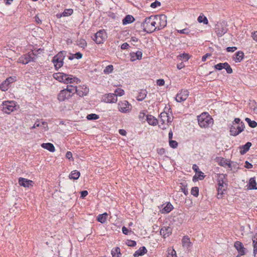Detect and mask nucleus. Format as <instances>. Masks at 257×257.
I'll use <instances>...</instances> for the list:
<instances>
[{
  "label": "nucleus",
  "instance_id": "nucleus-1",
  "mask_svg": "<svg viewBox=\"0 0 257 257\" xmlns=\"http://www.w3.org/2000/svg\"><path fill=\"white\" fill-rule=\"evenodd\" d=\"M159 19L157 16H151L145 19L141 26L145 32L151 33L154 32L157 29V23Z\"/></svg>",
  "mask_w": 257,
  "mask_h": 257
},
{
  "label": "nucleus",
  "instance_id": "nucleus-2",
  "mask_svg": "<svg viewBox=\"0 0 257 257\" xmlns=\"http://www.w3.org/2000/svg\"><path fill=\"white\" fill-rule=\"evenodd\" d=\"M227 175L224 174H217V198H221L223 194V192L226 191L227 188L228 180L226 178Z\"/></svg>",
  "mask_w": 257,
  "mask_h": 257
},
{
  "label": "nucleus",
  "instance_id": "nucleus-3",
  "mask_svg": "<svg viewBox=\"0 0 257 257\" xmlns=\"http://www.w3.org/2000/svg\"><path fill=\"white\" fill-rule=\"evenodd\" d=\"M54 78L60 82L66 84L78 83L80 80L77 77L71 75L67 74L64 73H56L53 74Z\"/></svg>",
  "mask_w": 257,
  "mask_h": 257
},
{
  "label": "nucleus",
  "instance_id": "nucleus-4",
  "mask_svg": "<svg viewBox=\"0 0 257 257\" xmlns=\"http://www.w3.org/2000/svg\"><path fill=\"white\" fill-rule=\"evenodd\" d=\"M198 124L201 127L206 128L213 123L212 118L207 112L202 113L198 116Z\"/></svg>",
  "mask_w": 257,
  "mask_h": 257
},
{
  "label": "nucleus",
  "instance_id": "nucleus-5",
  "mask_svg": "<svg viewBox=\"0 0 257 257\" xmlns=\"http://www.w3.org/2000/svg\"><path fill=\"white\" fill-rule=\"evenodd\" d=\"M74 85H69L67 88L62 90L58 95V99L60 101H63L66 99H69L75 94Z\"/></svg>",
  "mask_w": 257,
  "mask_h": 257
},
{
  "label": "nucleus",
  "instance_id": "nucleus-6",
  "mask_svg": "<svg viewBox=\"0 0 257 257\" xmlns=\"http://www.w3.org/2000/svg\"><path fill=\"white\" fill-rule=\"evenodd\" d=\"M66 52L61 51L55 55L52 60V62L56 69L61 68L63 65V60L65 57Z\"/></svg>",
  "mask_w": 257,
  "mask_h": 257
},
{
  "label": "nucleus",
  "instance_id": "nucleus-7",
  "mask_svg": "<svg viewBox=\"0 0 257 257\" xmlns=\"http://www.w3.org/2000/svg\"><path fill=\"white\" fill-rule=\"evenodd\" d=\"M2 110L6 113L10 114L16 109V103L14 101H5L2 104Z\"/></svg>",
  "mask_w": 257,
  "mask_h": 257
},
{
  "label": "nucleus",
  "instance_id": "nucleus-8",
  "mask_svg": "<svg viewBox=\"0 0 257 257\" xmlns=\"http://www.w3.org/2000/svg\"><path fill=\"white\" fill-rule=\"evenodd\" d=\"M118 110L124 113H127L131 111L132 106L127 101L122 100L118 103Z\"/></svg>",
  "mask_w": 257,
  "mask_h": 257
},
{
  "label": "nucleus",
  "instance_id": "nucleus-9",
  "mask_svg": "<svg viewBox=\"0 0 257 257\" xmlns=\"http://www.w3.org/2000/svg\"><path fill=\"white\" fill-rule=\"evenodd\" d=\"M107 33L104 30H100L98 31L94 36L93 40L98 44L103 43L107 39Z\"/></svg>",
  "mask_w": 257,
  "mask_h": 257
},
{
  "label": "nucleus",
  "instance_id": "nucleus-10",
  "mask_svg": "<svg viewBox=\"0 0 257 257\" xmlns=\"http://www.w3.org/2000/svg\"><path fill=\"white\" fill-rule=\"evenodd\" d=\"M36 55L33 52H29V53L24 55L20 57L18 60L19 63L26 64L31 61H34L35 59Z\"/></svg>",
  "mask_w": 257,
  "mask_h": 257
},
{
  "label": "nucleus",
  "instance_id": "nucleus-11",
  "mask_svg": "<svg viewBox=\"0 0 257 257\" xmlns=\"http://www.w3.org/2000/svg\"><path fill=\"white\" fill-rule=\"evenodd\" d=\"M189 91L186 89H182L176 95V100L178 102H181L187 99L189 96Z\"/></svg>",
  "mask_w": 257,
  "mask_h": 257
},
{
  "label": "nucleus",
  "instance_id": "nucleus-12",
  "mask_svg": "<svg viewBox=\"0 0 257 257\" xmlns=\"http://www.w3.org/2000/svg\"><path fill=\"white\" fill-rule=\"evenodd\" d=\"M215 32L219 37H221L227 32V29L224 23H219L215 26Z\"/></svg>",
  "mask_w": 257,
  "mask_h": 257
},
{
  "label": "nucleus",
  "instance_id": "nucleus-13",
  "mask_svg": "<svg viewBox=\"0 0 257 257\" xmlns=\"http://www.w3.org/2000/svg\"><path fill=\"white\" fill-rule=\"evenodd\" d=\"M74 89L75 91V93H77L80 97L86 95L89 92V89L85 85L80 86L78 87L74 86Z\"/></svg>",
  "mask_w": 257,
  "mask_h": 257
},
{
  "label": "nucleus",
  "instance_id": "nucleus-14",
  "mask_svg": "<svg viewBox=\"0 0 257 257\" xmlns=\"http://www.w3.org/2000/svg\"><path fill=\"white\" fill-rule=\"evenodd\" d=\"M103 99L106 103H115L117 100V97L114 93H109L104 95Z\"/></svg>",
  "mask_w": 257,
  "mask_h": 257
},
{
  "label": "nucleus",
  "instance_id": "nucleus-15",
  "mask_svg": "<svg viewBox=\"0 0 257 257\" xmlns=\"http://www.w3.org/2000/svg\"><path fill=\"white\" fill-rule=\"evenodd\" d=\"M159 21L158 23L159 25L157 26L158 30L163 29L167 25V17L164 15H162L158 16Z\"/></svg>",
  "mask_w": 257,
  "mask_h": 257
},
{
  "label": "nucleus",
  "instance_id": "nucleus-16",
  "mask_svg": "<svg viewBox=\"0 0 257 257\" xmlns=\"http://www.w3.org/2000/svg\"><path fill=\"white\" fill-rule=\"evenodd\" d=\"M234 246L238 251L240 255H243L245 254L246 249L244 247L243 245L241 242L239 241H235Z\"/></svg>",
  "mask_w": 257,
  "mask_h": 257
},
{
  "label": "nucleus",
  "instance_id": "nucleus-17",
  "mask_svg": "<svg viewBox=\"0 0 257 257\" xmlns=\"http://www.w3.org/2000/svg\"><path fill=\"white\" fill-rule=\"evenodd\" d=\"M19 184L24 187L29 188L33 185V182L32 180L20 177L19 179Z\"/></svg>",
  "mask_w": 257,
  "mask_h": 257
},
{
  "label": "nucleus",
  "instance_id": "nucleus-18",
  "mask_svg": "<svg viewBox=\"0 0 257 257\" xmlns=\"http://www.w3.org/2000/svg\"><path fill=\"white\" fill-rule=\"evenodd\" d=\"M217 162L218 164L222 167H226L228 166L229 168H231V165L228 160L223 158H217Z\"/></svg>",
  "mask_w": 257,
  "mask_h": 257
},
{
  "label": "nucleus",
  "instance_id": "nucleus-19",
  "mask_svg": "<svg viewBox=\"0 0 257 257\" xmlns=\"http://www.w3.org/2000/svg\"><path fill=\"white\" fill-rule=\"evenodd\" d=\"M182 243L183 246L187 249H189L192 245V244L190 241V239L188 236H185L183 237L182 240Z\"/></svg>",
  "mask_w": 257,
  "mask_h": 257
},
{
  "label": "nucleus",
  "instance_id": "nucleus-20",
  "mask_svg": "<svg viewBox=\"0 0 257 257\" xmlns=\"http://www.w3.org/2000/svg\"><path fill=\"white\" fill-rule=\"evenodd\" d=\"M172 233V229L170 227H163L160 230V234L164 238L168 236Z\"/></svg>",
  "mask_w": 257,
  "mask_h": 257
},
{
  "label": "nucleus",
  "instance_id": "nucleus-21",
  "mask_svg": "<svg viewBox=\"0 0 257 257\" xmlns=\"http://www.w3.org/2000/svg\"><path fill=\"white\" fill-rule=\"evenodd\" d=\"M146 120L148 123L152 125H156L158 124V120L152 115H147L146 116Z\"/></svg>",
  "mask_w": 257,
  "mask_h": 257
},
{
  "label": "nucleus",
  "instance_id": "nucleus-22",
  "mask_svg": "<svg viewBox=\"0 0 257 257\" xmlns=\"http://www.w3.org/2000/svg\"><path fill=\"white\" fill-rule=\"evenodd\" d=\"M251 146V143L250 142H247L244 145H243L240 148V153L241 155L245 154L249 150Z\"/></svg>",
  "mask_w": 257,
  "mask_h": 257
},
{
  "label": "nucleus",
  "instance_id": "nucleus-23",
  "mask_svg": "<svg viewBox=\"0 0 257 257\" xmlns=\"http://www.w3.org/2000/svg\"><path fill=\"white\" fill-rule=\"evenodd\" d=\"M148 92L146 89H142L139 93V95L137 97L138 101L143 100L147 96Z\"/></svg>",
  "mask_w": 257,
  "mask_h": 257
},
{
  "label": "nucleus",
  "instance_id": "nucleus-24",
  "mask_svg": "<svg viewBox=\"0 0 257 257\" xmlns=\"http://www.w3.org/2000/svg\"><path fill=\"white\" fill-rule=\"evenodd\" d=\"M147 250L145 246L141 247L139 249L135 251L134 254V256L135 257H138L139 256H142L144 255L145 253H146Z\"/></svg>",
  "mask_w": 257,
  "mask_h": 257
},
{
  "label": "nucleus",
  "instance_id": "nucleus-25",
  "mask_svg": "<svg viewBox=\"0 0 257 257\" xmlns=\"http://www.w3.org/2000/svg\"><path fill=\"white\" fill-rule=\"evenodd\" d=\"M244 57V53L242 51H238L235 54L234 60L235 62H240L242 61Z\"/></svg>",
  "mask_w": 257,
  "mask_h": 257
},
{
  "label": "nucleus",
  "instance_id": "nucleus-26",
  "mask_svg": "<svg viewBox=\"0 0 257 257\" xmlns=\"http://www.w3.org/2000/svg\"><path fill=\"white\" fill-rule=\"evenodd\" d=\"M132 61H134L136 59L140 60L142 57V52L140 51H138L136 53H132L131 54Z\"/></svg>",
  "mask_w": 257,
  "mask_h": 257
},
{
  "label": "nucleus",
  "instance_id": "nucleus-27",
  "mask_svg": "<svg viewBox=\"0 0 257 257\" xmlns=\"http://www.w3.org/2000/svg\"><path fill=\"white\" fill-rule=\"evenodd\" d=\"M173 208V205L168 202L166 205L161 210L162 213H168L172 211Z\"/></svg>",
  "mask_w": 257,
  "mask_h": 257
},
{
  "label": "nucleus",
  "instance_id": "nucleus-28",
  "mask_svg": "<svg viewBox=\"0 0 257 257\" xmlns=\"http://www.w3.org/2000/svg\"><path fill=\"white\" fill-rule=\"evenodd\" d=\"M42 148L46 149L51 152H54L55 151L54 145L51 143H43L42 144Z\"/></svg>",
  "mask_w": 257,
  "mask_h": 257
},
{
  "label": "nucleus",
  "instance_id": "nucleus-29",
  "mask_svg": "<svg viewBox=\"0 0 257 257\" xmlns=\"http://www.w3.org/2000/svg\"><path fill=\"white\" fill-rule=\"evenodd\" d=\"M135 21L134 18L131 15H127L122 20V24L126 25L131 24Z\"/></svg>",
  "mask_w": 257,
  "mask_h": 257
},
{
  "label": "nucleus",
  "instance_id": "nucleus-30",
  "mask_svg": "<svg viewBox=\"0 0 257 257\" xmlns=\"http://www.w3.org/2000/svg\"><path fill=\"white\" fill-rule=\"evenodd\" d=\"M107 214L106 213H104L102 214H99L98 215L97 220L98 221L101 222V223H104L106 222Z\"/></svg>",
  "mask_w": 257,
  "mask_h": 257
},
{
  "label": "nucleus",
  "instance_id": "nucleus-31",
  "mask_svg": "<svg viewBox=\"0 0 257 257\" xmlns=\"http://www.w3.org/2000/svg\"><path fill=\"white\" fill-rule=\"evenodd\" d=\"M80 175L79 172L74 170L71 172V174L69 175V177L70 179L76 180L78 179Z\"/></svg>",
  "mask_w": 257,
  "mask_h": 257
},
{
  "label": "nucleus",
  "instance_id": "nucleus-32",
  "mask_svg": "<svg viewBox=\"0 0 257 257\" xmlns=\"http://www.w3.org/2000/svg\"><path fill=\"white\" fill-rule=\"evenodd\" d=\"M256 183L254 178H251L249 179L248 184V188L249 189H257L256 187Z\"/></svg>",
  "mask_w": 257,
  "mask_h": 257
},
{
  "label": "nucleus",
  "instance_id": "nucleus-33",
  "mask_svg": "<svg viewBox=\"0 0 257 257\" xmlns=\"http://www.w3.org/2000/svg\"><path fill=\"white\" fill-rule=\"evenodd\" d=\"M168 117V113L165 112H163L161 113L160 115V121L162 122V124L165 123L166 122V120H167Z\"/></svg>",
  "mask_w": 257,
  "mask_h": 257
},
{
  "label": "nucleus",
  "instance_id": "nucleus-34",
  "mask_svg": "<svg viewBox=\"0 0 257 257\" xmlns=\"http://www.w3.org/2000/svg\"><path fill=\"white\" fill-rule=\"evenodd\" d=\"M113 70V66L112 65L107 66L103 70V73L105 74H109L112 72Z\"/></svg>",
  "mask_w": 257,
  "mask_h": 257
},
{
  "label": "nucleus",
  "instance_id": "nucleus-35",
  "mask_svg": "<svg viewBox=\"0 0 257 257\" xmlns=\"http://www.w3.org/2000/svg\"><path fill=\"white\" fill-rule=\"evenodd\" d=\"M187 184L186 182L181 183V190L185 195L188 194V189H187Z\"/></svg>",
  "mask_w": 257,
  "mask_h": 257
},
{
  "label": "nucleus",
  "instance_id": "nucleus-36",
  "mask_svg": "<svg viewBox=\"0 0 257 257\" xmlns=\"http://www.w3.org/2000/svg\"><path fill=\"white\" fill-rule=\"evenodd\" d=\"M252 243L253 246V253L254 255L257 252V234L254 235L252 239Z\"/></svg>",
  "mask_w": 257,
  "mask_h": 257
},
{
  "label": "nucleus",
  "instance_id": "nucleus-37",
  "mask_svg": "<svg viewBox=\"0 0 257 257\" xmlns=\"http://www.w3.org/2000/svg\"><path fill=\"white\" fill-rule=\"evenodd\" d=\"M245 120L248 123L249 126L252 128H254L257 126L256 122L254 120H251L249 118L246 117Z\"/></svg>",
  "mask_w": 257,
  "mask_h": 257
},
{
  "label": "nucleus",
  "instance_id": "nucleus-38",
  "mask_svg": "<svg viewBox=\"0 0 257 257\" xmlns=\"http://www.w3.org/2000/svg\"><path fill=\"white\" fill-rule=\"evenodd\" d=\"M9 85L10 84L5 80L1 84L0 89L1 90L5 91L8 89Z\"/></svg>",
  "mask_w": 257,
  "mask_h": 257
},
{
  "label": "nucleus",
  "instance_id": "nucleus-39",
  "mask_svg": "<svg viewBox=\"0 0 257 257\" xmlns=\"http://www.w3.org/2000/svg\"><path fill=\"white\" fill-rule=\"evenodd\" d=\"M82 57V54L80 52H77L76 53L74 54H71L70 56H69L68 58L69 60H72L74 58H76L77 59H79L81 58Z\"/></svg>",
  "mask_w": 257,
  "mask_h": 257
},
{
  "label": "nucleus",
  "instance_id": "nucleus-40",
  "mask_svg": "<svg viewBox=\"0 0 257 257\" xmlns=\"http://www.w3.org/2000/svg\"><path fill=\"white\" fill-rule=\"evenodd\" d=\"M230 132L231 135L233 136H236L238 135V133H237V130L236 127V125H233L231 126L230 129Z\"/></svg>",
  "mask_w": 257,
  "mask_h": 257
},
{
  "label": "nucleus",
  "instance_id": "nucleus-41",
  "mask_svg": "<svg viewBox=\"0 0 257 257\" xmlns=\"http://www.w3.org/2000/svg\"><path fill=\"white\" fill-rule=\"evenodd\" d=\"M111 254L113 257H119V255L120 254V248L118 247H115L114 249L112 250Z\"/></svg>",
  "mask_w": 257,
  "mask_h": 257
},
{
  "label": "nucleus",
  "instance_id": "nucleus-42",
  "mask_svg": "<svg viewBox=\"0 0 257 257\" xmlns=\"http://www.w3.org/2000/svg\"><path fill=\"white\" fill-rule=\"evenodd\" d=\"M77 45L81 48H85L87 46V43L84 39H80L77 41Z\"/></svg>",
  "mask_w": 257,
  "mask_h": 257
},
{
  "label": "nucleus",
  "instance_id": "nucleus-43",
  "mask_svg": "<svg viewBox=\"0 0 257 257\" xmlns=\"http://www.w3.org/2000/svg\"><path fill=\"white\" fill-rule=\"evenodd\" d=\"M197 20L199 23H203L204 24H207L208 23L207 18L204 16H199Z\"/></svg>",
  "mask_w": 257,
  "mask_h": 257
},
{
  "label": "nucleus",
  "instance_id": "nucleus-44",
  "mask_svg": "<svg viewBox=\"0 0 257 257\" xmlns=\"http://www.w3.org/2000/svg\"><path fill=\"white\" fill-rule=\"evenodd\" d=\"M73 12V11L72 9H66L64 10V11L63 12V13L61 15V16L63 17H66L68 16H70L72 14Z\"/></svg>",
  "mask_w": 257,
  "mask_h": 257
},
{
  "label": "nucleus",
  "instance_id": "nucleus-45",
  "mask_svg": "<svg viewBox=\"0 0 257 257\" xmlns=\"http://www.w3.org/2000/svg\"><path fill=\"white\" fill-rule=\"evenodd\" d=\"M192 195L197 197L199 195V188L197 187H192L191 191Z\"/></svg>",
  "mask_w": 257,
  "mask_h": 257
},
{
  "label": "nucleus",
  "instance_id": "nucleus-46",
  "mask_svg": "<svg viewBox=\"0 0 257 257\" xmlns=\"http://www.w3.org/2000/svg\"><path fill=\"white\" fill-rule=\"evenodd\" d=\"M167 257H177L176 251L174 249H169Z\"/></svg>",
  "mask_w": 257,
  "mask_h": 257
},
{
  "label": "nucleus",
  "instance_id": "nucleus-47",
  "mask_svg": "<svg viewBox=\"0 0 257 257\" xmlns=\"http://www.w3.org/2000/svg\"><path fill=\"white\" fill-rule=\"evenodd\" d=\"M86 118L88 120H95L99 118V116L95 113L88 114Z\"/></svg>",
  "mask_w": 257,
  "mask_h": 257
},
{
  "label": "nucleus",
  "instance_id": "nucleus-48",
  "mask_svg": "<svg viewBox=\"0 0 257 257\" xmlns=\"http://www.w3.org/2000/svg\"><path fill=\"white\" fill-rule=\"evenodd\" d=\"M236 127L237 130V133H238L239 134L243 131L244 128V124L242 121H241L239 124L236 125Z\"/></svg>",
  "mask_w": 257,
  "mask_h": 257
},
{
  "label": "nucleus",
  "instance_id": "nucleus-49",
  "mask_svg": "<svg viewBox=\"0 0 257 257\" xmlns=\"http://www.w3.org/2000/svg\"><path fill=\"white\" fill-rule=\"evenodd\" d=\"M114 92L115 93L114 94L116 95V97H117V96H121L124 94V90L121 88L116 89Z\"/></svg>",
  "mask_w": 257,
  "mask_h": 257
},
{
  "label": "nucleus",
  "instance_id": "nucleus-50",
  "mask_svg": "<svg viewBox=\"0 0 257 257\" xmlns=\"http://www.w3.org/2000/svg\"><path fill=\"white\" fill-rule=\"evenodd\" d=\"M224 68L225 69V70H226V71L227 73L231 74V73H232V68H231L230 65L227 62H225L224 63Z\"/></svg>",
  "mask_w": 257,
  "mask_h": 257
},
{
  "label": "nucleus",
  "instance_id": "nucleus-51",
  "mask_svg": "<svg viewBox=\"0 0 257 257\" xmlns=\"http://www.w3.org/2000/svg\"><path fill=\"white\" fill-rule=\"evenodd\" d=\"M180 59L183 61H187L189 59V57L188 54H183L179 55Z\"/></svg>",
  "mask_w": 257,
  "mask_h": 257
},
{
  "label": "nucleus",
  "instance_id": "nucleus-52",
  "mask_svg": "<svg viewBox=\"0 0 257 257\" xmlns=\"http://www.w3.org/2000/svg\"><path fill=\"white\" fill-rule=\"evenodd\" d=\"M146 116L147 115H146L145 112H141L139 114V117L141 121H145V120H146Z\"/></svg>",
  "mask_w": 257,
  "mask_h": 257
},
{
  "label": "nucleus",
  "instance_id": "nucleus-53",
  "mask_svg": "<svg viewBox=\"0 0 257 257\" xmlns=\"http://www.w3.org/2000/svg\"><path fill=\"white\" fill-rule=\"evenodd\" d=\"M169 145L172 148H176L178 146V143L176 141L170 140Z\"/></svg>",
  "mask_w": 257,
  "mask_h": 257
},
{
  "label": "nucleus",
  "instance_id": "nucleus-54",
  "mask_svg": "<svg viewBox=\"0 0 257 257\" xmlns=\"http://www.w3.org/2000/svg\"><path fill=\"white\" fill-rule=\"evenodd\" d=\"M214 67L215 68V69H216L218 70H222L224 67V63H220L217 64L214 66Z\"/></svg>",
  "mask_w": 257,
  "mask_h": 257
},
{
  "label": "nucleus",
  "instance_id": "nucleus-55",
  "mask_svg": "<svg viewBox=\"0 0 257 257\" xmlns=\"http://www.w3.org/2000/svg\"><path fill=\"white\" fill-rule=\"evenodd\" d=\"M6 82H7L9 84L15 82L16 80V77H9L6 79Z\"/></svg>",
  "mask_w": 257,
  "mask_h": 257
},
{
  "label": "nucleus",
  "instance_id": "nucleus-56",
  "mask_svg": "<svg viewBox=\"0 0 257 257\" xmlns=\"http://www.w3.org/2000/svg\"><path fill=\"white\" fill-rule=\"evenodd\" d=\"M126 244L128 246H135L136 245L137 243L135 241L132 240H128L127 241Z\"/></svg>",
  "mask_w": 257,
  "mask_h": 257
},
{
  "label": "nucleus",
  "instance_id": "nucleus-57",
  "mask_svg": "<svg viewBox=\"0 0 257 257\" xmlns=\"http://www.w3.org/2000/svg\"><path fill=\"white\" fill-rule=\"evenodd\" d=\"M160 6L161 3L159 1H156L155 2L151 4V7L152 8H156V7Z\"/></svg>",
  "mask_w": 257,
  "mask_h": 257
},
{
  "label": "nucleus",
  "instance_id": "nucleus-58",
  "mask_svg": "<svg viewBox=\"0 0 257 257\" xmlns=\"http://www.w3.org/2000/svg\"><path fill=\"white\" fill-rule=\"evenodd\" d=\"M197 174L198 175L197 178L200 180H202L204 178L205 175H204V173L200 171H198V172Z\"/></svg>",
  "mask_w": 257,
  "mask_h": 257
},
{
  "label": "nucleus",
  "instance_id": "nucleus-59",
  "mask_svg": "<svg viewBox=\"0 0 257 257\" xmlns=\"http://www.w3.org/2000/svg\"><path fill=\"white\" fill-rule=\"evenodd\" d=\"M122 231L123 234L127 235L129 232H131V231L129 230L125 226H123L122 228Z\"/></svg>",
  "mask_w": 257,
  "mask_h": 257
},
{
  "label": "nucleus",
  "instance_id": "nucleus-60",
  "mask_svg": "<svg viewBox=\"0 0 257 257\" xmlns=\"http://www.w3.org/2000/svg\"><path fill=\"white\" fill-rule=\"evenodd\" d=\"M40 126H41V122L40 120H37L35 123H34V124L33 125V126H32L31 127V129H33V128H35L37 127H39Z\"/></svg>",
  "mask_w": 257,
  "mask_h": 257
},
{
  "label": "nucleus",
  "instance_id": "nucleus-61",
  "mask_svg": "<svg viewBox=\"0 0 257 257\" xmlns=\"http://www.w3.org/2000/svg\"><path fill=\"white\" fill-rule=\"evenodd\" d=\"M157 84L159 86H163L165 84V81L162 79H158L157 81Z\"/></svg>",
  "mask_w": 257,
  "mask_h": 257
},
{
  "label": "nucleus",
  "instance_id": "nucleus-62",
  "mask_svg": "<svg viewBox=\"0 0 257 257\" xmlns=\"http://www.w3.org/2000/svg\"><path fill=\"white\" fill-rule=\"evenodd\" d=\"M237 49L236 47H228L226 48V51L227 52H234Z\"/></svg>",
  "mask_w": 257,
  "mask_h": 257
},
{
  "label": "nucleus",
  "instance_id": "nucleus-63",
  "mask_svg": "<svg viewBox=\"0 0 257 257\" xmlns=\"http://www.w3.org/2000/svg\"><path fill=\"white\" fill-rule=\"evenodd\" d=\"M130 46L127 43H124L121 45V49L122 50L127 49Z\"/></svg>",
  "mask_w": 257,
  "mask_h": 257
},
{
  "label": "nucleus",
  "instance_id": "nucleus-64",
  "mask_svg": "<svg viewBox=\"0 0 257 257\" xmlns=\"http://www.w3.org/2000/svg\"><path fill=\"white\" fill-rule=\"evenodd\" d=\"M251 37L252 39L257 42V31L252 33Z\"/></svg>",
  "mask_w": 257,
  "mask_h": 257
}]
</instances>
